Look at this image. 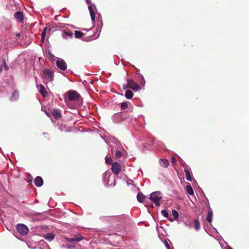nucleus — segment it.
Listing matches in <instances>:
<instances>
[{
    "label": "nucleus",
    "mask_w": 249,
    "mask_h": 249,
    "mask_svg": "<svg viewBox=\"0 0 249 249\" xmlns=\"http://www.w3.org/2000/svg\"><path fill=\"white\" fill-rule=\"evenodd\" d=\"M88 8H89V12H90V14L91 13H92V12H93V9H92V7L91 6H89L88 7Z\"/></svg>",
    "instance_id": "obj_33"
},
{
    "label": "nucleus",
    "mask_w": 249,
    "mask_h": 249,
    "mask_svg": "<svg viewBox=\"0 0 249 249\" xmlns=\"http://www.w3.org/2000/svg\"><path fill=\"white\" fill-rule=\"evenodd\" d=\"M83 35L84 33H81L80 31H77V30L75 31V37H77V38H80Z\"/></svg>",
    "instance_id": "obj_24"
},
{
    "label": "nucleus",
    "mask_w": 249,
    "mask_h": 249,
    "mask_svg": "<svg viewBox=\"0 0 249 249\" xmlns=\"http://www.w3.org/2000/svg\"><path fill=\"white\" fill-rule=\"evenodd\" d=\"M228 249H232L231 247H229Z\"/></svg>",
    "instance_id": "obj_40"
},
{
    "label": "nucleus",
    "mask_w": 249,
    "mask_h": 249,
    "mask_svg": "<svg viewBox=\"0 0 249 249\" xmlns=\"http://www.w3.org/2000/svg\"><path fill=\"white\" fill-rule=\"evenodd\" d=\"M160 164L162 167H167L169 165V161L166 159H163L160 160Z\"/></svg>",
    "instance_id": "obj_19"
},
{
    "label": "nucleus",
    "mask_w": 249,
    "mask_h": 249,
    "mask_svg": "<svg viewBox=\"0 0 249 249\" xmlns=\"http://www.w3.org/2000/svg\"><path fill=\"white\" fill-rule=\"evenodd\" d=\"M35 184L37 187H41L43 184V179L41 177H37L35 179Z\"/></svg>",
    "instance_id": "obj_10"
},
{
    "label": "nucleus",
    "mask_w": 249,
    "mask_h": 249,
    "mask_svg": "<svg viewBox=\"0 0 249 249\" xmlns=\"http://www.w3.org/2000/svg\"><path fill=\"white\" fill-rule=\"evenodd\" d=\"M106 162L107 164H111L112 163V158H107V157H106L105 158Z\"/></svg>",
    "instance_id": "obj_28"
},
{
    "label": "nucleus",
    "mask_w": 249,
    "mask_h": 249,
    "mask_svg": "<svg viewBox=\"0 0 249 249\" xmlns=\"http://www.w3.org/2000/svg\"><path fill=\"white\" fill-rule=\"evenodd\" d=\"M169 220H170V221H173V220H173V219L171 218H169Z\"/></svg>",
    "instance_id": "obj_38"
},
{
    "label": "nucleus",
    "mask_w": 249,
    "mask_h": 249,
    "mask_svg": "<svg viewBox=\"0 0 249 249\" xmlns=\"http://www.w3.org/2000/svg\"><path fill=\"white\" fill-rule=\"evenodd\" d=\"M206 219H207V221L208 222H209L210 223H211V222H212L213 212H212L211 209H210V208L209 209V210L208 211Z\"/></svg>",
    "instance_id": "obj_15"
},
{
    "label": "nucleus",
    "mask_w": 249,
    "mask_h": 249,
    "mask_svg": "<svg viewBox=\"0 0 249 249\" xmlns=\"http://www.w3.org/2000/svg\"><path fill=\"white\" fill-rule=\"evenodd\" d=\"M14 18L16 19L17 21L20 23L24 22V16L23 12L17 11L14 14Z\"/></svg>",
    "instance_id": "obj_8"
},
{
    "label": "nucleus",
    "mask_w": 249,
    "mask_h": 249,
    "mask_svg": "<svg viewBox=\"0 0 249 249\" xmlns=\"http://www.w3.org/2000/svg\"><path fill=\"white\" fill-rule=\"evenodd\" d=\"M84 237L83 235L80 234V233H77L73 235L72 238H66V239L68 242H80V241L84 239Z\"/></svg>",
    "instance_id": "obj_7"
},
{
    "label": "nucleus",
    "mask_w": 249,
    "mask_h": 249,
    "mask_svg": "<svg viewBox=\"0 0 249 249\" xmlns=\"http://www.w3.org/2000/svg\"><path fill=\"white\" fill-rule=\"evenodd\" d=\"M39 92L42 94L43 97H46L48 95V93L46 88L43 85H39Z\"/></svg>",
    "instance_id": "obj_12"
},
{
    "label": "nucleus",
    "mask_w": 249,
    "mask_h": 249,
    "mask_svg": "<svg viewBox=\"0 0 249 249\" xmlns=\"http://www.w3.org/2000/svg\"><path fill=\"white\" fill-rule=\"evenodd\" d=\"M52 114L55 119H59L61 117V114L60 112V110L53 109L52 111Z\"/></svg>",
    "instance_id": "obj_13"
},
{
    "label": "nucleus",
    "mask_w": 249,
    "mask_h": 249,
    "mask_svg": "<svg viewBox=\"0 0 249 249\" xmlns=\"http://www.w3.org/2000/svg\"><path fill=\"white\" fill-rule=\"evenodd\" d=\"M146 196L142 193H139L137 196V200L140 202H142L144 200Z\"/></svg>",
    "instance_id": "obj_14"
},
{
    "label": "nucleus",
    "mask_w": 249,
    "mask_h": 249,
    "mask_svg": "<svg viewBox=\"0 0 249 249\" xmlns=\"http://www.w3.org/2000/svg\"><path fill=\"white\" fill-rule=\"evenodd\" d=\"M127 82L128 83V87H129V88L132 89L134 90H139L141 89L140 86L132 79H127Z\"/></svg>",
    "instance_id": "obj_6"
},
{
    "label": "nucleus",
    "mask_w": 249,
    "mask_h": 249,
    "mask_svg": "<svg viewBox=\"0 0 249 249\" xmlns=\"http://www.w3.org/2000/svg\"><path fill=\"white\" fill-rule=\"evenodd\" d=\"M56 65L58 68L62 71H65L67 68V64L63 59L57 60Z\"/></svg>",
    "instance_id": "obj_9"
},
{
    "label": "nucleus",
    "mask_w": 249,
    "mask_h": 249,
    "mask_svg": "<svg viewBox=\"0 0 249 249\" xmlns=\"http://www.w3.org/2000/svg\"><path fill=\"white\" fill-rule=\"evenodd\" d=\"M122 155V154L121 151L119 150H116L115 153V156L116 158H120Z\"/></svg>",
    "instance_id": "obj_27"
},
{
    "label": "nucleus",
    "mask_w": 249,
    "mask_h": 249,
    "mask_svg": "<svg viewBox=\"0 0 249 249\" xmlns=\"http://www.w3.org/2000/svg\"><path fill=\"white\" fill-rule=\"evenodd\" d=\"M125 96L127 99H131L133 96V93L131 90H126L125 92Z\"/></svg>",
    "instance_id": "obj_18"
},
{
    "label": "nucleus",
    "mask_w": 249,
    "mask_h": 249,
    "mask_svg": "<svg viewBox=\"0 0 249 249\" xmlns=\"http://www.w3.org/2000/svg\"><path fill=\"white\" fill-rule=\"evenodd\" d=\"M43 77L45 80L53 81V73L49 69H45L42 71Z\"/></svg>",
    "instance_id": "obj_3"
},
{
    "label": "nucleus",
    "mask_w": 249,
    "mask_h": 249,
    "mask_svg": "<svg viewBox=\"0 0 249 249\" xmlns=\"http://www.w3.org/2000/svg\"><path fill=\"white\" fill-rule=\"evenodd\" d=\"M162 214L164 216V217H168L169 216V213H168V212L167 211V210H163L161 211V212Z\"/></svg>",
    "instance_id": "obj_29"
},
{
    "label": "nucleus",
    "mask_w": 249,
    "mask_h": 249,
    "mask_svg": "<svg viewBox=\"0 0 249 249\" xmlns=\"http://www.w3.org/2000/svg\"><path fill=\"white\" fill-rule=\"evenodd\" d=\"M128 103L127 102H124V103H122L121 105V108L122 110H124V109L127 108L128 107Z\"/></svg>",
    "instance_id": "obj_25"
},
{
    "label": "nucleus",
    "mask_w": 249,
    "mask_h": 249,
    "mask_svg": "<svg viewBox=\"0 0 249 249\" xmlns=\"http://www.w3.org/2000/svg\"><path fill=\"white\" fill-rule=\"evenodd\" d=\"M67 247L70 249H73L75 247V246H74V245H67Z\"/></svg>",
    "instance_id": "obj_32"
},
{
    "label": "nucleus",
    "mask_w": 249,
    "mask_h": 249,
    "mask_svg": "<svg viewBox=\"0 0 249 249\" xmlns=\"http://www.w3.org/2000/svg\"><path fill=\"white\" fill-rule=\"evenodd\" d=\"M54 235L53 233H47L46 235H45V238L47 240H52V239H54Z\"/></svg>",
    "instance_id": "obj_22"
},
{
    "label": "nucleus",
    "mask_w": 249,
    "mask_h": 249,
    "mask_svg": "<svg viewBox=\"0 0 249 249\" xmlns=\"http://www.w3.org/2000/svg\"><path fill=\"white\" fill-rule=\"evenodd\" d=\"M127 88H129V87H128V83H127V85H124V89H126Z\"/></svg>",
    "instance_id": "obj_35"
},
{
    "label": "nucleus",
    "mask_w": 249,
    "mask_h": 249,
    "mask_svg": "<svg viewBox=\"0 0 249 249\" xmlns=\"http://www.w3.org/2000/svg\"><path fill=\"white\" fill-rule=\"evenodd\" d=\"M172 213L174 217V219H177L178 218L179 213H178V212L177 211V210H173Z\"/></svg>",
    "instance_id": "obj_26"
},
{
    "label": "nucleus",
    "mask_w": 249,
    "mask_h": 249,
    "mask_svg": "<svg viewBox=\"0 0 249 249\" xmlns=\"http://www.w3.org/2000/svg\"><path fill=\"white\" fill-rule=\"evenodd\" d=\"M18 231L22 235H25L28 232L29 230L26 225L23 224H18L16 226Z\"/></svg>",
    "instance_id": "obj_4"
},
{
    "label": "nucleus",
    "mask_w": 249,
    "mask_h": 249,
    "mask_svg": "<svg viewBox=\"0 0 249 249\" xmlns=\"http://www.w3.org/2000/svg\"><path fill=\"white\" fill-rule=\"evenodd\" d=\"M4 68H5V70H6V71L9 70V67H8V65H7L5 63L4 64Z\"/></svg>",
    "instance_id": "obj_34"
},
{
    "label": "nucleus",
    "mask_w": 249,
    "mask_h": 249,
    "mask_svg": "<svg viewBox=\"0 0 249 249\" xmlns=\"http://www.w3.org/2000/svg\"><path fill=\"white\" fill-rule=\"evenodd\" d=\"M47 29H48L47 27H45L44 28L42 32L41 33V39H42L43 41V40H44V39L45 38Z\"/></svg>",
    "instance_id": "obj_23"
},
{
    "label": "nucleus",
    "mask_w": 249,
    "mask_h": 249,
    "mask_svg": "<svg viewBox=\"0 0 249 249\" xmlns=\"http://www.w3.org/2000/svg\"><path fill=\"white\" fill-rule=\"evenodd\" d=\"M165 245H166L167 249H170V246H169V244H168L167 242H166Z\"/></svg>",
    "instance_id": "obj_36"
},
{
    "label": "nucleus",
    "mask_w": 249,
    "mask_h": 249,
    "mask_svg": "<svg viewBox=\"0 0 249 249\" xmlns=\"http://www.w3.org/2000/svg\"><path fill=\"white\" fill-rule=\"evenodd\" d=\"M184 172L185 173L186 179L191 181V180H192V177L189 170L188 169H185Z\"/></svg>",
    "instance_id": "obj_20"
},
{
    "label": "nucleus",
    "mask_w": 249,
    "mask_h": 249,
    "mask_svg": "<svg viewBox=\"0 0 249 249\" xmlns=\"http://www.w3.org/2000/svg\"><path fill=\"white\" fill-rule=\"evenodd\" d=\"M67 94L69 100L70 101H78L80 97V94L77 91H73V90H70L67 92Z\"/></svg>",
    "instance_id": "obj_2"
},
{
    "label": "nucleus",
    "mask_w": 249,
    "mask_h": 249,
    "mask_svg": "<svg viewBox=\"0 0 249 249\" xmlns=\"http://www.w3.org/2000/svg\"><path fill=\"white\" fill-rule=\"evenodd\" d=\"M194 228L196 231L199 230L200 228V221L198 219H195L194 220Z\"/></svg>",
    "instance_id": "obj_16"
},
{
    "label": "nucleus",
    "mask_w": 249,
    "mask_h": 249,
    "mask_svg": "<svg viewBox=\"0 0 249 249\" xmlns=\"http://www.w3.org/2000/svg\"><path fill=\"white\" fill-rule=\"evenodd\" d=\"M123 166L117 162H114L112 163L111 171L116 175H118L120 172Z\"/></svg>",
    "instance_id": "obj_5"
},
{
    "label": "nucleus",
    "mask_w": 249,
    "mask_h": 249,
    "mask_svg": "<svg viewBox=\"0 0 249 249\" xmlns=\"http://www.w3.org/2000/svg\"><path fill=\"white\" fill-rule=\"evenodd\" d=\"M62 36L64 38H68V37H71L72 35L71 33H68V32L64 31L62 33Z\"/></svg>",
    "instance_id": "obj_21"
},
{
    "label": "nucleus",
    "mask_w": 249,
    "mask_h": 249,
    "mask_svg": "<svg viewBox=\"0 0 249 249\" xmlns=\"http://www.w3.org/2000/svg\"><path fill=\"white\" fill-rule=\"evenodd\" d=\"M20 36V33H16V36Z\"/></svg>",
    "instance_id": "obj_37"
},
{
    "label": "nucleus",
    "mask_w": 249,
    "mask_h": 249,
    "mask_svg": "<svg viewBox=\"0 0 249 249\" xmlns=\"http://www.w3.org/2000/svg\"><path fill=\"white\" fill-rule=\"evenodd\" d=\"M162 198V196L160 192H154L150 195V199L158 207L160 206V201Z\"/></svg>",
    "instance_id": "obj_1"
},
{
    "label": "nucleus",
    "mask_w": 249,
    "mask_h": 249,
    "mask_svg": "<svg viewBox=\"0 0 249 249\" xmlns=\"http://www.w3.org/2000/svg\"><path fill=\"white\" fill-rule=\"evenodd\" d=\"M90 16L92 21H94L95 20V14L94 11L90 14Z\"/></svg>",
    "instance_id": "obj_30"
},
{
    "label": "nucleus",
    "mask_w": 249,
    "mask_h": 249,
    "mask_svg": "<svg viewBox=\"0 0 249 249\" xmlns=\"http://www.w3.org/2000/svg\"><path fill=\"white\" fill-rule=\"evenodd\" d=\"M171 161H172V163H173V165H176V162H177V160L175 158V157H172Z\"/></svg>",
    "instance_id": "obj_31"
},
{
    "label": "nucleus",
    "mask_w": 249,
    "mask_h": 249,
    "mask_svg": "<svg viewBox=\"0 0 249 249\" xmlns=\"http://www.w3.org/2000/svg\"><path fill=\"white\" fill-rule=\"evenodd\" d=\"M19 92L17 91V90H15V91L13 92L11 97H10V100L12 102H14V101H16L19 98Z\"/></svg>",
    "instance_id": "obj_11"
},
{
    "label": "nucleus",
    "mask_w": 249,
    "mask_h": 249,
    "mask_svg": "<svg viewBox=\"0 0 249 249\" xmlns=\"http://www.w3.org/2000/svg\"><path fill=\"white\" fill-rule=\"evenodd\" d=\"M105 216H102V217L101 218V219H104L105 218Z\"/></svg>",
    "instance_id": "obj_39"
},
{
    "label": "nucleus",
    "mask_w": 249,
    "mask_h": 249,
    "mask_svg": "<svg viewBox=\"0 0 249 249\" xmlns=\"http://www.w3.org/2000/svg\"><path fill=\"white\" fill-rule=\"evenodd\" d=\"M186 191L190 195H193V194H194L193 189L190 184L186 186Z\"/></svg>",
    "instance_id": "obj_17"
}]
</instances>
